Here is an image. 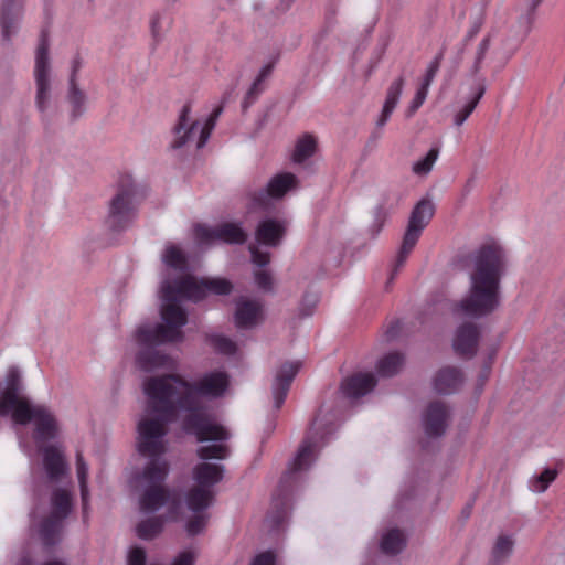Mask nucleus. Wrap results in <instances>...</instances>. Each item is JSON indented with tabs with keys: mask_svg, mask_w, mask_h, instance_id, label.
<instances>
[{
	"mask_svg": "<svg viewBox=\"0 0 565 565\" xmlns=\"http://www.w3.org/2000/svg\"><path fill=\"white\" fill-rule=\"evenodd\" d=\"M405 85L404 77L399 76L394 79L387 88L385 102L382 108V111L376 121V127L382 128L388 121L391 115L393 114L395 107L398 104L399 97L403 93Z\"/></svg>",
	"mask_w": 565,
	"mask_h": 565,
	"instance_id": "21",
	"label": "nucleus"
},
{
	"mask_svg": "<svg viewBox=\"0 0 565 565\" xmlns=\"http://www.w3.org/2000/svg\"><path fill=\"white\" fill-rule=\"evenodd\" d=\"M375 386V377L372 373H356L342 382L341 390L349 398L365 395Z\"/></svg>",
	"mask_w": 565,
	"mask_h": 565,
	"instance_id": "20",
	"label": "nucleus"
},
{
	"mask_svg": "<svg viewBox=\"0 0 565 565\" xmlns=\"http://www.w3.org/2000/svg\"><path fill=\"white\" fill-rule=\"evenodd\" d=\"M493 356H494V352L491 353V355L489 356V362L484 365V367L482 370V373H481L482 382H484L490 374V369H491V363H492Z\"/></svg>",
	"mask_w": 565,
	"mask_h": 565,
	"instance_id": "46",
	"label": "nucleus"
},
{
	"mask_svg": "<svg viewBox=\"0 0 565 565\" xmlns=\"http://www.w3.org/2000/svg\"><path fill=\"white\" fill-rule=\"evenodd\" d=\"M301 363L299 361L286 362L275 373L271 385V393L275 408L279 409L290 388L291 382L297 375Z\"/></svg>",
	"mask_w": 565,
	"mask_h": 565,
	"instance_id": "14",
	"label": "nucleus"
},
{
	"mask_svg": "<svg viewBox=\"0 0 565 565\" xmlns=\"http://www.w3.org/2000/svg\"><path fill=\"white\" fill-rule=\"evenodd\" d=\"M20 565H31V561L28 557L21 559Z\"/></svg>",
	"mask_w": 565,
	"mask_h": 565,
	"instance_id": "50",
	"label": "nucleus"
},
{
	"mask_svg": "<svg viewBox=\"0 0 565 565\" xmlns=\"http://www.w3.org/2000/svg\"><path fill=\"white\" fill-rule=\"evenodd\" d=\"M32 77L35 89L34 105L42 116H50L56 99V78L50 56V42L45 33L41 34L34 52Z\"/></svg>",
	"mask_w": 565,
	"mask_h": 565,
	"instance_id": "5",
	"label": "nucleus"
},
{
	"mask_svg": "<svg viewBox=\"0 0 565 565\" xmlns=\"http://www.w3.org/2000/svg\"><path fill=\"white\" fill-rule=\"evenodd\" d=\"M222 111L223 107L220 106L215 108L204 121H192L190 118V107L188 105L184 106L174 128V137L171 147L174 149L190 145H194L196 149L204 147Z\"/></svg>",
	"mask_w": 565,
	"mask_h": 565,
	"instance_id": "6",
	"label": "nucleus"
},
{
	"mask_svg": "<svg viewBox=\"0 0 565 565\" xmlns=\"http://www.w3.org/2000/svg\"><path fill=\"white\" fill-rule=\"evenodd\" d=\"M163 520L160 516H150L140 521L137 525V535L142 540H151L161 533Z\"/></svg>",
	"mask_w": 565,
	"mask_h": 565,
	"instance_id": "28",
	"label": "nucleus"
},
{
	"mask_svg": "<svg viewBox=\"0 0 565 565\" xmlns=\"http://www.w3.org/2000/svg\"><path fill=\"white\" fill-rule=\"evenodd\" d=\"M0 415H10L19 425L32 423L33 438L38 444L56 438L58 420L50 408L34 404L25 394L18 367L11 366L0 383Z\"/></svg>",
	"mask_w": 565,
	"mask_h": 565,
	"instance_id": "4",
	"label": "nucleus"
},
{
	"mask_svg": "<svg viewBox=\"0 0 565 565\" xmlns=\"http://www.w3.org/2000/svg\"><path fill=\"white\" fill-rule=\"evenodd\" d=\"M43 565H66V564L64 562H62V561L54 559V561H49V562H46Z\"/></svg>",
	"mask_w": 565,
	"mask_h": 565,
	"instance_id": "49",
	"label": "nucleus"
},
{
	"mask_svg": "<svg viewBox=\"0 0 565 565\" xmlns=\"http://www.w3.org/2000/svg\"><path fill=\"white\" fill-rule=\"evenodd\" d=\"M264 90V85L262 82H258L256 78L253 82L250 88L247 90L244 106H247L248 104L253 103L257 96Z\"/></svg>",
	"mask_w": 565,
	"mask_h": 565,
	"instance_id": "41",
	"label": "nucleus"
},
{
	"mask_svg": "<svg viewBox=\"0 0 565 565\" xmlns=\"http://www.w3.org/2000/svg\"><path fill=\"white\" fill-rule=\"evenodd\" d=\"M556 476L557 471L555 469H545L529 481V487L533 492L542 493L555 480Z\"/></svg>",
	"mask_w": 565,
	"mask_h": 565,
	"instance_id": "32",
	"label": "nucleus"
},
{
	"mask_svg": "<svg viewBox=\"0 0 565 565\" xmlns=\"http://www.w3.org/2000/svg\"><path fill=\"white\" fill-rule=\"evenodd\" d=\"M23 18V0H2L0 9V30L3 44H11L18 35Z\"/></svg>",
	"mask_w": 565,
	"mask_h": 565,
	"instance_id": "12",
	"label": "nucleus"
},
{
	"mask_svg": "<svg viewBox=\"0 0 565 565\" xmlns=\"http://www.w3.org/2000/svg\"><path fill=\"white\" fill-rule=\"evenodd\" d=\"M234 318L238 328L250 329L263 321V306L257 300L241 298L236 303Z\"/></svg>",
	"mask_w": 565,
	"mask_h": 565,
	"instance_id": "16",
	"label": "nucleus"
},
{
	"mask_svg": "<svg viewBox=\"0 0 565 565\" xmlns=\"http://www.w3.org/2000/svg\"><path fill=\"white\" fill-rule=\"evenodd\" d=\"M439 156V150L436 148L430 149L427 154L423 158L414 162L412 170L417 175H426L428 174L435 162L437 161Z\"/></svg>",
	"mask_w": 565,
	"mask_h": 565,
	"instance_id": "33",
	"label": "nucleus"
},
{
	"mask_svg": "<svg viewBox=\"0 0 565 565\" xmlns=\"http://www.w3.org/2000/svg\"><path fill=\"white\" fill-rule=\"evenodd\" d=\"M151 34L154 40H160L162 35L161 17L153 14L150 20Z\"/></svg>",
	"mask_w": 565,
	"mask_h": 565,
	"instance_id": "42",
	"label": "nucleus"
},
{
	"mask_svg": "<svg viewBox=\"0 0 565 565\" xmlns=\"http://www.w3.org/2000/svg\"><path fill=\"white\" fill-rule=\"evenodd\" d=\"M203 510L196 511L195 516L188 521L185 529L189 535H196L201 533L206 524V515L202 513Z\"/></svg>",
	"mask_w": 565,
	"mask_h": 565,
	"instance_id": "36",
	"label": "nucleus"
},
{
	"mask_svg": "<svg viewBox=\"0 0 565 565\" xmlns=\"http://www.w3.org/2000/svg\"><path fill=\"white\" fill-rule=\"evenodd\" d=\"M387 216V211L383 205H379L375 211V221L379 223V226H382L384 220Z\"/></svg>",
	"mask_w": 565,
	"mask_h": 565,
	"instance_id": "45",
	"label": "nucleus"
},
{
	"mask_svg": "<svg viewBox=\"0 0 565 565\" xmlns=\"http://www.w3.org/2000/svg\"><path fill=\"white\" fill-rule=\"evenodd\" d=\"M448 419L449 411L444 403H430L423 416L425 433L430 437L441 436L448 426Z\"/></svg>",
	"mask_w": 565,
	"mask_h": 565,
	"instance_id": "15",
	"label": "nucleus"
},
{
	"mask_svg": "<svg viewBox=\"0 0 565 565\" xmlns=\"http://www.w3.org/2000/svg\"><path fill=\"white\" fill-rule=\"evenodd\" d=\"M76 472H77V478H78L79 488H81L83 509L85 512L86 508H87V501H88V487H87L88 467H87L86 462L84 461L83 456L81 454H77V457H76Z\"/></svg>",
	"mask_w": 565,
	"mask_h": 565,
	"instance_id": "31",
	"label": "nucleus"
},
{
	"mask_svg": "<svg viewBox=\"0 0 565 565\" xmlns=\"http://www.w3.org/2000/svg\"><path fill=\"white\" fill-rule=\"evenodd\" d=\"M404 358L401 353L392 352L384 355L376 364V371L381 376H393L401 371Z\"/></svg>",
	"mask_w": 565,
	"mask_h": 565,
	"instance_id": "27",
	"label": "nucleus"
},
{
	"mask_svg": "<svg viewBox=\"0 0 565 565\" xmlns=\"http://www.w3.org/2000/svg\"><path fill=\"white\" fill-rule=\"evenodd\" d=\"M228 386L230 376L221 370L206 372L194 382L175 374L145 381L147 407L138 422L137 437L139 452L149 459L137 479L141 491L139 509L143 514L167 507V519L177 520L182 510L177 493L163 484L169 473V463L163 458L169 445V423L181 419L183 429L199 441H213L198 449L201 459L227 458L230 449L224 443L231 434L214 418L209 401L222 397Z\"/></svg>",
	"mask_w": 565,
	"mask_h": 565,
	"instance_id": "1",
	"label": "nucleus"
},
{
	"mask_svg": "<svg viewBox=\"0 0 565 565\" xmlns=\"http://www.w3.org/2000/svg\"><path fill=\"white\" fill-rule=\"evenodd\" d=\"M66 102L70 107V115L73 119L79 118L86 111L88 102L87 95L79 87L74 76L68 79Z\"/></svg>",
	"mask_w": 565,
	"mask_h": 565,
	"instance_id": "23",
	"label": "nucleus"
},
{
	"mask_svg": "<svg viewBox=\"0 0 565 565\" xmlns=\"http://www.w3.org/2000/svg\"><path fill=\"white\" fill-rule=\"evenodd\" d=\"M195 239L202 246H210L215 242L230 244L244 243L246 233L235 223H223L214 227L196 225L194 230Z\"/></svg>",
	"mask_w": 565,
	"mask_h": 565,
	"instance_id": "11",
	"label": "nucleus"
},
{
	"mask_svg": "<svg viewBox=\"0 0 565 565\" xmlns=\"http://www.w3.org/2000/svg\"><path fill=\"white\" fill-rule=\"evenodd\" d=\"M484 92V81L482 78H477L470 89V93L463 97L462 100L458 102V109L454 115V124L456 126H461L468 119L482 98Z\"/></svg>",
	"mask_w": 565,
	"mask_h": 565,
	"instance_id": "18",
	"label": "nucleus"
},
{
	"mask_svg": "<svg viewBox=\"0 0 565 565\" xmlns=\"http://www.w3.org/2000/svg\"><path fill=\"white\" fill-rule=\"evenodd\" d=\"M505 255L497 245L481 247L473 258V270L470 274V287L467 297L455 307L472 318L486 317L500 306V280L504 271Z\"/></svg>",
	"mask_w": 565,
	"mask_h": 565,
	"instance_id": "3",
	"label": "nucleus"
},
{
	"mask_svg": "<svg viewBox=\"0 0 565 565\" xmlns=\"http://www.w3.org/2000/svg\"><path fill=\"white\" fill-rule=\"evenodd\" d=\"M489 49V41L487 39L482 40L477 49L476 60L472 66V74L476 75L480 70V64L483 61L486 53Z\"/></svg>",
	"mask_w": 565,
	"mask_h": 565,
	"instance_id": "38",
	"label": "nucleus"
},
{
	"mask_svg": "<svg viewBox=\"0 0 565 565\" xmlns=\"http://www.w3.org/2000/svg\"><path fill=\"white\" fill-rule=\"evenodd\" d=\"M434 212V204L429 200L419 201L412 211L402 246L396 257L395 270L405 264L408 255L417 244L423 230L431 220Z\"/></svg>",
	"mask_w": 565,
	"mask_h": 565,
	"instance_id": "9",
	"label": "nucleus"
},
{
	"mask_svg": "<svg viewBox=\"0 0 565 565\" xmlns=\"http://www.w3.org/2000/svg\"><path fill=\"white\" fill-rule=\"evenodd\" d=\"M249 250L252 254V260L255 265L259 267L266 266L270 260V255L267 252H262L256 246H249Z\"/></svg>",
	"mask_w": 565,
	"mask_h": 565,
	"instance_id": "39",
	"label": "nucleus"
},
{
	"mask_svg": "<svg viewBox=\"0 0 565 565\" xmlns=\"http://www.w3.org/2000/svg\"><path fill=\"white\" fill-rule=\"evenodd\" d=\"M138 191L135 183L122 182L109 204L107 225L113 231L127 228L137 215Z\"/></svg>",
	"mask_w": 565,
	"mask_h": 565,
	"instance_id": "8",
	"label": "nucleus"
},
{
	"mask_svg": "<svg viewBox=\"0 0 565 565\" xmlns=\"http://www.w3.org/2000/svg\"><path fill=\"white\" fill-rule=\"evenodd\" d=\"M71 511V494L66 490H56L52 497L51 515L41 525V536L46 544L55 543L58 537L62 521Z\"/></svg>",
	"mask_w": 565,
	"mask_h": 565,
	"instance_id": "10",
	"label": "nucleus"
},
{
	"mask_svg": "<svg viewBox=\"0 0 565 565\" xmlns=\"http://www.w3.org/2000/svg\"><path fill=\"white\" fill-rule=\"evenodd\" d=\"M44 454V468L52 479H57L66 470V465L61 450L56 447H46Z\"/></svg>",
	"mask_w": 565,
	"mask_h": 565,
	"instance_id": "25",
	"label": "nucleus"
},
{
	"mask_svg": "<svg viewBox=\"0 0 565 565\" xmlns=\"http://www.w3.org/2000/svg\"><path fill=\"white\" fill-rule=\"evenodd\" d=\"M478 339V327L471 322L463 323L456 331L454 349L458 354L471 358L477 351Z\"/></svg>",
	"mask_w": 565,
	"mask_h": 565,
	"instance_id": "17",
	"label": "nucleus"
},
{
	"mask_svg": "<svg viewBox=\"0 0 565 565\" xmlns=\"http://www.w3.org/2000/svg\"><path fill=\"white\" fill-rule=\"evenodd\" d=\"M287 224L282 220L266 218L256 228V239L259 244L278 246L285 235Z\"/></svg>",
	"mask_w": 565,
	"mask_h": 565,
	"instance_id": "19",
	"label": "nucleus"
},
{
	"mask_svg": "<svg viewBox=\"0 0 565 565\" xmlns=\"http://www.w3.org/2000/svg\"><path fill=\"white\" fill-rule=\"evenodd\" d=\"M79 68H81L79 60L78 58H74L73 62H72V72H71L70 77L74 76L76 82H77V72H78Z\"/></svg>",
	"mask_w": 565,
	"mask_h": 565,
	"instance_id": "47",
	"label": "nucleus"
},
{
	"mask_svg": "<svg viewBox=\"0 0 565 565\" xmlns=\"http://www.w3.org/2000/svg\"><path fill=\"white\" fill-rule=\"evenodd\" d=\"M275 555L271 552H264L255 557L250 565H274Z\"/></svg>",
	"mask_w": 565,
	"mask_h": 565,
	"instance_id": "43",
	"label": "nucleus"
},
{
	"mask_svg": "<svg viewBox=\"0 0 565 565\" xmlns=\"http://www.w3.org/2000/svg\"><path fill=\"white\" fill-rule=\"evenodd\" d=\"M163 264L178 270L174 279H164L161 282V323L140 324L135 339L139 347L136 363L145 371L174 366L173 359L157 347L164 343L182 342L184 333L182 328L188 322V315L181 306L182 300L199 301L206 295H227L232 291V284L218 277L196 278L183 274L188 259L184 252L175 244L168 243L161 255Z\"/></svg>",
	"mask_w": 565,
	"mask_h": 565,
	"instance_id": "2",
	"label": "nucleus"
},
{
	"mask_svg": "<svg viewBox=\"0 0 565 565\" xmlns=\"http://www.w3.org/2000/svg\"><path fill=\"white\" fill-rule=\"evenodd\" d=\"M514 541L509 535H500L492 550V558L495 563L500 564L505 562L512 551H513Z\"/></svg>",
	"mask_w": 565,
	"mask_h": 565,
	"instance_id": "30",
	"label": "nucleus"
},
{
	"mask_svg": "<svg viewBox=\"0 0 565 565\" xmlns=\"http://www.w3.org/2000/svg\"><path fill=\"white\" fill-rule=\"evenodd\" d=\"M462 383L461 372L456 367L440 369L433 381L434 388L439 394H450L455 392Z\"/></svg>",
	"mask_w": 565,
	"mask_h": 565,
	"instance_id": "22",
	"label": "nucleus"
},
{
	"mask_svg": "<svg viewBox=\"0 0 565 565\" xmlns=\"http://www.w3.org/2000/svg\"><path fill=\"white\" fill-rule=\"evenodd\" d=\"M207 342L214 350L223 354H233L236 351L235 342L222 334L209 335Z\"/></svg>",
	"mask_w": 565,
	"mask_h": 565,
	"instance_id": "34",
	"label": "nucleus"
},
{
	"mask_svg": "<svg viewBox=\"0 0 565 565\" xmlns=\"http://www.w3.org/2000/svg\"><path fill=\"white\" fill-rule=\"evenodd\" d=\"M298 185V179L290 172L278 173L270 179L266 189L255 193L253 200L259 206H267L268 198L280 199Z\"/></svg>",
	"mask_w": 565,
	"mask_h": 565,
	"instance_id": "13",
	"label": "nucleus"
},
{
	"mask_svg": "<svg viewBox=\"0 0 565 565\" xmlns=\"http://www.w3.org/2000/svg\"><path fill=\"white\" fill-rule=\"evenodd\" d=\"M428 95V89H425V87H419L411 102L409 106L407 107L405 115L407 118H411L414 116V114L417 111V109L424 104L426 97Z\"/></svg>",
	"mask_w": 565,
	"mask_h": 565,
	"instance_id": "37",
	"label": "nucleus"
},
{
	"mask_svg": "<svg viewBox=\"0 0 565 565\" xmlns=\"http://www.w3.org/2000/svg\"><path fill=\"white\" fill-rule=\"evenodd\" d=\"M317 142L311 135H305L296 143L292 160L296 163H302L316 151Z\"/></svg>",
	"mask_w": 565,
	"mask_h": 565,
	"instance_id": "29",
	"label": "nucleus"
},
{
	"mask_svg": "<svg viewBox=\"0 0 565 565\" xmlns=\"http://www.w3.org/2000/svg\"><path fill=\"white\" fill-rule=\"evenodd\" d=\"M255 281L260 289L271 290L273 279L267 270H257L255 273Z\"/></svg>",
	"mask_w": 565,
	"mask_h": 565,
	"instance_id": "40",
	"label": "nucleus"
},
{
	"mask_svg": "<svg viewBox=\"0 0 565 565\" xmlns=\"http://www.w3.org/2000/svg\"><path fill=\"white\" fill-rule=\"evenodd\" d=\"M274 67H275V62L274 61H270V62L266 63L260 68L256 79L264 84V82L271 75Z\"/></svg>",
	"mask_w": 565,
	"mask_h": 565,
	"instance_id": "44",
	"label": "nucleus"
},
{
	"mask_svg": "<svg viewBox=\"0 0 565 565\" xmlns=\"http://www.w3.org/2000/svg\"><path fill=\"white\" fill-rule=\"evenodd\" d=\"M317 452V441L312 440L311 438L303 440L291 466L289 467V472L295 473L307 470L315 461Z\"/></svg>",
	"mask_w": 565,
	"mask_h": 565,
	"instance_id": "24",
	"label": "nucleus"
},
{
	"mask_svg": "<svg viewBox=\"0 0 565 565\" xmlns=\"http://www.w3.org/2000/svg\"><path fill=\"white\" fill-rule=\"evenodd\" d=\"M317 297L315 295L312 296H306L305 297V301H308L310 303L311 307H315L316 303H317Z\"/></svg>",
	"mask_w": 565,
	"mask_h": 565,
	"instance_id": "48",
	"label": "nucleus"
},
{
	"mask_svg": "<svg viewBox=\"0 0 565 565\" xmlns=\"http://www.w3.org/2000/svg\"><path fill=\"white\" fill-rule=\"evenodd\" d=\"M224 467L217 463L201 462L193 469L195 484L185 497L186 505L192 512L207 509L214 499L213 487L223 479Z\"/></svg>",
	"mask_w": 565,
	"mask_h": 565,
	"instance_id": "7",
	"label": "nucleus"
},
{
	"mask_svg": "<svg viewBox=\"0 0 565 565\" xmlns=\"http://www.w3.org/2000/svg\"><path fill=\"white\" fill-rule=\"evenodd\" d=\"M443 53H439L435 56V58L429 63L426 74L423 78V82L419 87H425V89H429L441 63Z\"/></svg>",
	"mask_w": 565,
	"mask_h": 565,
	"instance_id": "35",
	"label": "nucleus"
},
{
	"mask_svg": "<svg viewBox=\"0 0 565 565\" xmlns=\"http://www.w3.org/2000/svg\"><path fill=\"white\" fill-rule=\"evenodd\" d=\"M405 544L406 540L403 532L397 529H391L382 536L381 550L385 554L395 555L405 547Z\"/></svg>",
	"mask_w": 565,
	"mask_h": 565,
	"instance_id": "26",
	"label": "nucleus"
}]
</instances>
